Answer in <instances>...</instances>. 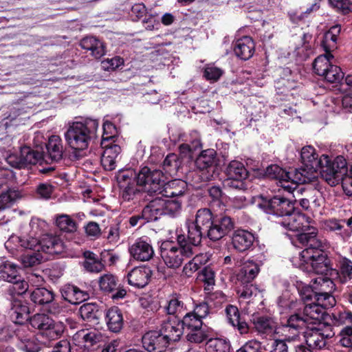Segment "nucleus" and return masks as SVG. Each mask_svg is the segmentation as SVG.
Wrapping results in <instances>:
<instances>
[{
  "label": "nucleus",
  "mask_w": 352,
  "mask_h": 352,
  "mask_svg": "<svg viewBox=\"0 0 352 352\" xmlns=\"http://www.w3.org/2000/svg\"><path fill=\"white\" fill-rule=\"evenodd\" d=\"M188 229L187 238L194 245H199L204 236L211 241H218L226 236L234 228V223L228 216L214 217L210 209H199L194 220L186 222Z\"/></svg>",
  "instance_id": "f257e3e1"
},
{
  "label": "nucleus",
  "mask_w": 352,
  "mask_h": 352,
  "mask_svg": "<svg viewBox=\"0 0 352 352\" xmlns=\"http://www.w3.org/2000/svg\"><path fill=\"white\" fill-rule=\"evenodd\" d=\"M311 221L305 214L292 211L285 214L278 223L289 230L300 232L296 236L302 245L319 248L321 246L320 239L317 228L311 225Z\"/></svg>",
  "instance_id": "f03ea898"
},
{
  "label": "nucleus",
  "mask_w": 352,
  "mask_h": 352,
  "mask_svg": "<svg viewBox=\"0 0 352 352\" xmlns=\"http://www.w3.org/2000/svg\"><path fill=\"white\" fill-rule=\"evenodd\" d=\"M98 125V120L91 118L73 122L65 133L67 144L75 150L87 149L96 138Z\"/></svg>",
  "instance_id": "7ed1b4c3"
},
{
  "label": "nucleus",
  "mask_w": 352,
  "mask_h": 352,
  "mask_svg": "<svg viewBox=\"0 0 352 352\" xmlns=\"http://www.w3.org/2000/svg\"><path fill=\"white\" fill-rule=\"evenodd\" d=\"M178 246L164 242L160 248V255L167 267L176 270L182 266L184 261L195 254V248L198 245L192 243L184 234L177 236Z\"/></svg>",
  "instance_id": "20e7f679"
},
{
  "label": "nucleus",
  "mask_w": 352,
  "mask_h": 352,
  "mask_svg": "<svg viewBox=\"0 0 352 352\" xmlns=\"http://www.w3.org/2000/svg\"><path fill=\"white\" fill-rule=\"evenodd\" d=\"M320 243L321 246L319 248L306 245L307 248L299 254L300 263L298 267L308 272L313 271L319 274L328 272L329 269V260L327 254L323 252L326 244L322 239H320Z\"/></svg>",
  "instance_id": "39448f33"
},
{
  "label": "nucleus",
  "mask_w": 352,
  "mask_h": 352,
  "mask_svg": "<svg viewBox=\"0 0 352 352\" xmlns=\"http://www.w3.org/2000/svg\"><path fill=\"white\" fill-rule=\"evenodd\" d=\"M8 243H19V246L27 250L36 252H43L50 254H57L63 250V243L61 240L55 236L46 234L41 240L37 238L17 237L12 235L7 241Z\"/></svg>",
  "instance_id": "423d86ee"
},
{
  "label": "nucleus",
  "mask_w": 352,
  "mask_h": 352,
  "mask_svg": "<svg viewBox=\"0 0 352 352\" xmlns=\"http://www.w3.org/2000/svg\"><path fill=\"white\" fill-rule=\"evenodd\" d=\"M137 185L149 193L159 194L166 177L162 170L144 166L135 172Z\"/></svg>",
  "instance_id": "0eeeda50"
},
{
  "label": "nucleus",
  "mask_w": 352,
  "mask_h": 352,
  "mask_svg": "<svg viewBox=\"0 0 352 352\" xmlns=\"http://www.w3.org/2000/svg\"><path fill=\"white\" fill-rule=\"evenodd\" d=\"M31 326L38 330L41 336L48 340H54L60 337L64 331V324L56 322L45 314H36L30 318Z\"/></svg>",
  "instance_id": "6e6552de"
},
{
  "label": "nucleus",
  "mask_w": 352,
  "mask_h": 352,
  "mask_svg": "<svg viewBox=\"0 0 352 352\" xmlns=\"http://www.w3.org/2000/svg\"><path fill=\"white\" fill-rule=\"evenodd\" d=\"M333 58V56L331 53L326 52L325 54L318 56L313 63L314 72L331 83L339 82L343 78L341 69L331 63Z\"/></svg>",
  "instance_id": "1a4fd4ad"
},
{
  "label": "nucleus",
  "mask_w": 352,
  "mask_h": 352,
  "mask_svg": "<svg viewBox=\"0 0 352 352\" xmlns=\"http://www.w3.org/2000/svg\"><path fill=\"white\" fill-rule=\"evenodd\" d=\"M327 163L321 165L320 175L330 186H335L348 172L346 161L342 156H338L331 161L327 155Z\"/></svg>",
  "instance_id": "9d476101"
},
{
  "label": "nucleus",
  "mask_w": 352,
  "mask_h": 352,
  "mask_svg": "<svg viewBox=\"0 0 352 352\" xmlns=\"http://www.w3.org/2000/svg\"><path fill=\"white\" fill-rule=\"evenodd\" d=\"M120 195L124 201H129L136 199L141 193L140 186L137 185L135 171L127 169L120 171L117 175Z\"/></svg>",
  "instance_id": "9b49d317"
},
{
  "label": "nucleus",
  "mask_w": 352,
  "mask_h": 352,
  "mask_svg": "<svg viewBox=\"0 0 352 352\" xmlns=\"http://www.w3.org/2000/svg\"><path fill=\"white\" fill-rule=\"evenodd\" d=\"M307 346L312 349H322L326 346L327 340L333 336L330 327L322 329L319 327L310 326L303 331Z\"/></svg>",
  "instance_id": "f8f14e48"
},
{
  "label": "nucleus",
  "mask_w": 352,
  "mask_h": 352,
  "mask_svg": "<svg viewBox=\"0 0 352 352\" xmlns=\"http://www.w3.org/2000/svg\"><path fill=\"white\" fill-rule=\"evenodd\" d=\"M259 206L266 213L283 217L292 212L294 208L288 199L278 196L263 201Z\"/></svg>",
  "instance_id": "ddd939ff"
},
{
  "label": "nucleus",
  "mask_w": 352,
  "mask_h": 352,
  "mask_svg": "<svg viewBox=\"0 0 352 352\" xmlns=\"http://www.w3.org/2000/svg\"><path fill=\"white\" fill-rule=\"evenodd\" d=\"M129 251L134 259L140 261H148L154 256L153 246L149 241L143 238L136 239L129 246Z\"/></svg>",
  "instance_id": "4468645a"
},
{
  "label": "nucleus",
  "mask_w": 352,
  "mask_h": 352,
  "mask_svg": "<svg viewBox=\"0 0 352 352\" xmlns=\"http://www.w3.org/2000/svg\"><path fill=\"white\" fill-rule=\"evenodd\" d=\"M142 346L148 352H163L167 348V340L157 331L146 333L142 339Z\"/></svg>",
  "instance_id": "2eb2a0df"
},
{
  "label": "nucleus",
  "mask_w": 352,
  "mask_h": 352,
  "mask_svg": "<svg viewBox=\"0 0 352 352\" xmlns=\"http://www.w3.org/2000/svg\"><path fill=\"white\" fill-rule=\"evenodd\" d=\"M102 147L104 148L100 160L102 166L107 170L116 169L121 152L120 146L110 144Z\"/></svg>",
  "instance_id": "dca6fc26"
},
{
  "label": "nucleus",
  "mask_w": 352,
  "mask_h": 352,
  "mask_svg": "<svg viewBox=\"0 0 352 352\" xmlns=\"http://www.w3.org/2000/svg\"><path fill=\"white\" fill-rule=\"evenodd\" d=\"M254 239V236L252 232L238 229L232 234V245L236 250L243 252L252 246Z\"/></svg>",
  "instance_id": "f3484780"
},
{
  "label": "nucleus",
  "mask_w": 352,
  "mask_h": 352,
  "mask_svg": "<svg viewBox=\"0 0 352 352\" xmlns=\"http://www.w3.org/2000/svg\"><path fill=\"white\" fill-rule=\"evenodd\" d=\"M301 162L303 166H310L311 168H320L323 163H327V155H322L318 158L315 149L311 146H305L300 152Z\"/></svg>",
  "instance_id": "a211bd4d"
},
{
  "label": "nucleus",
  "mask_w": 352,
  "mask_h": 352,
  "mask_svg": "<svg viewBox=\"0 0 352 352\" xmlns=\"http://www.w3.org/2000/svg\"><path fill=\"white\" fill-rule=\"evenodd\" d=\"M184 333L182 325L179 320H167L162 324L161 333L167 340V344L171 342L178 341Z\"/></svg>",
  "instance_id": "6ab92c4d"
},
{
  "label": "nucleus",
  "mask_w": 352,
  "mask_h": 352,
  "mask_svg": "<svg viewBox=\"0 0 352 352\" xmlns=\"http://www.w3.org/2000/svg\"><path fill=\"white\" fill-rule=\"evenodd\" d=\"M254 50V41L247 36L238 39L234 45L235 55L244 60L250 59L253 56Z\"/></svg>",
  "instance_id": "aec40b11"
},
{
  "label": "nucleus",
  "mask_w": 352,
  "mask_h": 352,
  "mask_svg": "<svg viewBox=\"0 0 352 352\" xmlns=\"http://www.w3.org/2000/svg\"><path fill=\"white\" fill-rule=\"evenodd\" d=\"M151 276V271L146 267L133 268L127 274V280L129 285L135 287H144L146 286Z\"/></svg>",
  "instance_id": "412c9836"
},
{
  "label": "nucleus",
  "mask_w": 352,
  "mask_h": 352,
  "mask_svg": "<svg viewBox=\"0 0 352 352\" xmlns=\"http://www.w3.org/2000/svg\"><path fill=\"white\" fill-rule=\"evenodd\" d=\"M47 154L44 155V160L47 162L60 161L63 155V145L61 138L58 135H52L46 144Z\"/></svg>",
  "instance_id": "4be33fe9"
},
{
  "label": "nucleus",
  "mask_w": 352,
  "mask_h": 352,
  "mask_svg": "<svg viewBox=\"0 0 352 352\" xmlns=\"http://www.w3.org/2000/svg\"><path fill=\"white\" fill-rule=\"evenodd\" d=\"M9 314L14 323L23 324L29 318L30 309L25 302L13 298Z\"/></svg>",
  "instance_id": "5701e85b"
},
{
  "label": "nucleus",
  "mask_w": 352,
  "mask_h": 352,
  "mask_svg": "<svg viewBox=\"0 0 352 352\" xmlns=\"http://www.w3.org/2000/svg\"><path fill=\"white\" fill-rule=\"evenodd\" d=\"M186 186V183L181 179H174L168 182L165 181L159 194L166 198L179 197L184 195Z\"/></svg>",
  "instance_id": "b1692460"
},
{
  "label": "nucleus",
  "mask_w": 352,
  "mask_h": 352,
  "mask_svg": "<svg viewBox=\"0 0 352 352\" xmlns=\"http://www.w3.org/2000/svg\"><path fill=\"white\" fill-rule=\"evenodd\" d=\"M61 294L64 299L72 304H80L89 298L86 291L71 284L64 285L61 289Z\"/></svg>",
  "instance_id": "393cba45"
},
{
  "label": "nucleus",
  "mask_w": 352,
  "mask_h": 352,
  "mask_svg": "<svg viewBox=\"0 0 352 352\" xmlns=\"http://www.w3.org/2000/svg\"><path fill=\"white\" fill-rule=\"evenodd\" d=\"M47 223L38 218H32L28 226H24L21 227V236L19 237L25 238H37V236L41 234L47 228ZM19 237V236H16Z\"/></svg>",
  "instance_id": "a878e982"
},
{
  "label": "nucleus",
  "mask_w": 352,
  "mask_h": 352,
  "mask_svg": "<svg viewBox=\"0 0 352 352\" xmlns=\"http://www.w3.org/2000/svg\"><path fill=\"white\" fill-rule=\"evenodd\" d=\"M260 272L258 263L253 261H247L241 266L237 275V279L241 283H250L257 276Z\"/></svg>",
  "instance_id": "bb28decb"
},
{
  "label": "nucleus",
  "mask_w": 352,
  "mask_h": 352,
  "mask_svg": "<svg viewBox=\"0 0 352 352\" xmlns=\"http://www.w3.org/2000/svg\"><path fill=\"white\" fill-rule=\"evenodd\" d=\"M11 172L8 170H0V178L1 177H8L11 175ZM5 186L4 190H6V192H2L0 195V209L4 210L6 208H10L14 203L16 194L14 191L8 189V186L7 185V182L6 181V178L3 181L0 182V189L3 188Z\"/></svg>",
  "instance_id": "cd10ccee"
},
{
  "label": "nucleus",
  "mask_w": 352,
  "mask_h": 352,
  "mask_svg": "<svg viewBox=\"0 0 352 352\" xmlns=\"http://www.w3.org/2000/svg\"><path fill=\"white\" fill-rule=\"evenodd\" d=\"M318 171L320 172V168H311L310 166L302 165L300 168L292 173V178L294 179V182L299 184L310 183L318 178Z\"/></svg>",
  "instance_id": "c85d7f7f"
},
{
  "label": "nucleus",
  "mask_w": 352,
  "mask_h": 352,
  "mask_svg": "<svg viewBox=\"0 0 352 352\" xmlns=\"http://www.w3.org/2000/svg\"><path fill=\"white\" fill-rule=\"evenodd\" d=\"M344 223L345 219L331 218L324 221V226L327 231L336 232L343 241H345L351 236L352 230L344 228Z\"/></svg>",
  "instance_id": "c756f323"
},
{
  "label": "nucleus",
  "mask_w": 352,
  "mask_h": 352,
  "mask_svg": "<svg viewBox=\"0 0 352 352\" xmlns=\"http://www.w3.org/2000/svg\"><path fill=\"white\" fill-rule=\"evenodd\" d=\"M106 322L109 329L114 333L119 332L123 327V316L117 307L110 308L106 314Z\"/></svg>",
  "instance_id": "7c9ffc66"
},
{
  "label": "nucleus",
  "mask_w": 352,
  "mask_h": 352,
  "mask_svg": "<svg viewBox=\"0 0 352 352\" xmlns=\"http://www.w3.org/2000/svg\"><path fill=\"white\" fill-rule=\"evenodd\" d=\"M324 313L323 307L313 302L305 305L302 315L309 325H314L323 319Z\"/></svg>",
  "instance_id": "2f4dec72"
},
{
  "label": "nucleus",
  "mask_w": 352,
  "mask_h": 352,
  "mask_svg": "<svg viewBox=\"0 0 352 352\" xmlns=\"http://www.w3.org/2000/svg\"><path fill=\"white\" fill-rule=\"evenodd\" d=\"M79 314L83 320L96 324L99 322L102 312L96 304L85 303L80 307Z\"/></svg>",
  "instance_id": "473e14b6"
},
{
  "label": "nucleus",
  "mask_w": 352,
  "mask_h": 352,
  "mask_svg": "<svg viewBox=\"0 0 352 352\" xmlns=\"http://www.w3.org/2000/svg\"><path fill=\"white\" fill-rule=\"evenodd\" d=\"M80 45L84 50L90 51L96 58H100L105 54L103 43L95 37H85L81 40Z\"/></svg>",
  "instance_id": "72a5a7b5"
},
{
  "label": "nucleus",
  "mask_w": 352,
  "mask_h": 352,
  "mask_svg": "<svg viewBox=\"0 0 352 352\" xmlns=\"http://www.w3.org/2000/svg\"><path fill=\"white\" fill-rule=\"evenodd\" d=\"M309 327L310 325L307 323L302 314H295L288 318L287 323L284 326V331L294 329L296 332L293 335L298 334L299 336L300 331H305Z\"/></svg>",
  "instance_id": "f704fd0d"
},
{
  "label": "nucleus",
  "mask_w": 352,
  "mask_h": 352,
  "mask_svg": "<svg viewBox=\"0 0 352 352\" xmlns=\"http://www.w3.org/2000/svg\"><path fill=\"white\" fill-rule=\"evenodd\" d=\"M299 182H294V179L291 178L286 182H283L282 188L285 190L291 192L294 197V201L297 202L300 197H309L312 190H307L303 186L300 185Z\"/></svg>",
  "instance_id": "c9c22d12"
},
{
  "label": "nucleus",
  "mask_w": 352,
  "mask_h": 352,
  "mask_svg": "<svg viewBox=\"0 0 352 352\" xmlns=\"http://www.w3.org/2000/svg\"><path fill=\"white\" fill-rule=\"evenodd\" d=\"M340 31V25H336L332 26L324 34L322 41V46L326 52L331 53V51L337 48V40Z\"/></svg>",
  "instance_id": "e433bc0d"
},
{
  "label": "nucleus",
  "mask_w": 352,
  "mask_h": 352,
  "mask_svg": "<svg viewBox=\"0 0 352 352\" xmlns=\"http://www.w3.org/2000/svg\"><path fill=\"white\" fill-rule=\"evenodd\" d=\"M19 272L18 266L10 261H3L0 263V279L10 283L14 279H19Z\"/></svg>",
  "instance_id": "4c0bfd02"
},
{
  "label": "nucleus",
  "mask_w": 352,
  "mask_h": 352,
  "mask_svg": "<svg viewBox=\"0 0 352 352\" xmlns=\"http://www.w3.org/2000/svg\"><path fill=\"white\" fill-rule=\"evenodd\" d=\"M226 174L230 179H245L248 173L243 163L237 160H232L227 166Z\"/></svg>",
  "instance_id": "58836bf2"
},
{
  "label": "nucleus",
  "mask_w": 352,
  "mask_h": 352,
  "mask_svg": "<svg viewBox=\"0 0 352 352\" xmlns=\"http://www.w3.org/2000/svg\"><path fill=\"white\" fill-rule=\"evenodd\" d=\"M142 213L146 222L156 221L160 217V216L163 215V211L162 210L160 202V197L152 200L146 206H145L142 210Z\"/></svg>",
  "instance_id": "ea45409f"
},
{
  "label": "nucleus",
  "mask_w": 352,
  "mask_h": 352,
  "mask_svg": "<svg viewBox=\"0 0 352 352\" xmlns=\"http://www.w3.org/2000/svg\"><path fill=\"white\" fill-rule=\"evenodd\" d=\"M310 283L315 292H318L319 294H331L336 287L331 279L323 276L313 278Z\"/></svg>",
  "instance_id": "a19ab883"
},
{
  "label": "nucleus",
  "mask_w": 352,
  "mask_h": 352,
  "mask_svg": "<svg viewBox=\"0 0 352 352\" xmlns=\"http://www.w3.org/2000/svg\"><path fill=\"white\" fill-rule=\"evenodd\" d=\"M30 299L34 303L43 305L45 307L47 303L54 299V294L46 288L39 287L31 293Z\"/></svg>",
  "instance_id": "79ce46f5"
},
{
  "label": "nucleus",
  "mask_w": 352,
  "mask_h": 352,
  "mask_svg": "<svg viewBox=\"0 0 352 352\" xmlns=\"http://www.w3.org/2000/svg\"><path fill=\"white\" fill-rule=\"evenodd\" d=\"M20 154L23 166L28 164H36L44 160V155L38 150H32L28 146H23L21 148Z\"/></svg>",
  "instance_id": "37998d69"
},
{
  "label": "nucleus",
  "mask_w": 352,
  "mask_h": 352,
  "mask_svg": "<svg viewBox=\"0 0 352 352\" xmlns=\"http://www.w3.org/2000/svg\"><path fill=\"white\" fill-rule=\"evenodd\" d=\"M182 161L175 153L168 154L163 162V169L170 176H175L181 166Z\"/></svg>",
  "instance_id": "c03bdc74"
},
{
  "label": "nucleus",
  "mask_w": 352,
  "mask_h": 352,
  "mask_svg": "<svg viewBox=\"0 0 352 352\" xmlns=\"http://www.w3.org/2000/svg\"><path fill=\"white\" fill-rule=\"evenodd\" d=\"M85 258L83 262V267L89 272H100L104 267V264L97 258L96 255L90 252L86 251L83 254Z\"/></svg>",
  "instance_id": "a18cd8bd"
},
{
  "label": "nucleus",
  "mask_w": 352,
  "mask_h": 352,
  "mask_svg": "<svg viewBox=\"0 0 352 352\" xmlns=\"http://www.w3.org/2000/svg\"><path fill=\"white\" fill-rule=\"evenodd\" d=\"M265 175L270 179H276L278 181V184L282 186L283 182L287 181L292 178V173L287 172L280 166L272 164L267 166Z\"/></svg>",
  "instance_id": "49530a36"
},
{
  "label": "nucleus",
  "mask_w": 352,
  "mask_h": 352,
  "mask_svg": "<svg viewBox=\"0 0 352 352\" xmlns=\"http://www.w3.org/2000/svg\"><path fill=\"white\" fill-rule=\"evenodd\" d=\"M252 322L256 330L261 333H270L275 328L274 322L266 316H254Z\"/></svg>",
  "instance_id": "de8ad7c7"
},
{
  "label": "nucleus",
  "mask_w": 352,
  "mask_h": 352,
  "mask_svg": "<svg viewBox=\"0 0 352 352\" xmlns=\"http://www.w3.org/2000/svg\"><path fill=\"white\" fill-rule=\"evenodd\" d=\"M216 151L214 149L203 151L196 159L195 164L199 169L204 170L212 167L215 162Z\"/></svg>",
  "instance_id": "09e8293b"
},
{
  "label": "nucleus",
  "mask_w": 352,
  "mask_h": 352,
  "mask_svg": "<svg viewBox=\"0 0 352 352\" xmlns=\"http://www.w3.org/2000/svg\"><path fill=\"white\" fill-rule=\"evenodd\" d=\"M160 202L163 215L175 216L178 214L182 208V202L177 199L170 198H160Z\"/></svg>",
  "instance_id": "8fccbe9b"
},
{
  "label": "nucleus",
  "mask_w": 352,
  "mask_h": 352,
  "mask_svg": "<svg viewBox=\"0 0 352 352\" xmlns=\"http://www.w3.org/2000/svg\"><path fill=\"white\" fill-rule=\"evenodd\" d=\"M100 289L105 293H111L118 288V280L112 274L101 276L98 280Z\"/></svg>",
  "instance_id": "3c124183"
},
{
  "label": "nucleus",
  "mask_w": 352,
  "mask_h": 352,
  "mask_svg": "<svg viewBox=\"0 0 352 352\" xmlns=\"http://www.w3.org/2000/svg\"><path fill=\"white\" fill-rule=\"evenodd\" d=\"M12 283L7 289V293L14 297L15 295L20 296L25 294L29 287L28 283L19 276V279H14L10 282Z\"/></svg>",
  "instance_id": "603ef678"
},
{
  "label": "nucleus",
  "mask_w": 352,
  "mask_h": 352,
  "mask_svg": "<svg viewBox=\"0 0 352 352\" xmlns=\"http://www.w3.org/2000/svg\"><path fill=\"white\" fill-rule=\"evenodd\" d=\"M206 352H228L230 344L221 338H210L206 343Z\"/></svg>",
  "instance_id": "864d4df0"
},
{
  "label": "nucleus",
  "mask_w": 352,
  "mask_h": 352,
  "mask_svg": "<svg viewBox=\"0 0 352 352\" xmlns=\"http://www.w3.org/2000/svg\"><path fill=\"white\" fill-rule=\"evenodd\" d=\"M299 338L298 334H294L292 336H285L284 339L274 340L272 344L270 352H288L287 342H296L299 340Z\"/></svg>",
  "instance_id": "5fc2aeb1"
},
{
  "label": "nucleus",
  "mask_w": 352,
  "mask_h": 352,
  "mask_svg": "<svg viewBox=\"0 0 352 352\" xmlns=\"http://www.w3.org/2000/svg\"><path fill=\"white\" fill-rule=\"evenodd\" d=\"M181 322L184 331L196 329L203 327L202 320L192 311L187 313L183 317Z\"/></svg>",
  "instance_id": "6e6d98bb"
},
{
  "label": "nucleus",
  "mask_w": 352,
  "mask_h": 352,
  "mask_svg": "<svg viewBox=\"0 0 352 352\" xmlns=\"http://www.w3.org/2000/svg\"><path fill=\"white\" fill-rule=\"evenodd\" d=\"M184 331L186 333V340L190 342L201 343L208 338V334L203 327Z\"/></svg>",
  "instance_id": "4d7b16f0"
},
{
  "label": "nucleus",
  "mask_w": 352,
  "mask_h": 352,
  "mask_svg": "<svg viewBox=\"0 0 352 352\" xmlns=\"http://www.w3.org/2000/svg\"><path fill=\"white\" fill-rule=\"evenodd\" d=\"M56 226L67 232H73L76 230V222L68 215L62 214L57 217Z\"/></svg>",
  "instance_id": "13d9d810"
},
{
  "label": "nucleus",
  "mask_w": 352,
  "mask_h": 352,
  "mask_svg": "<svg viewBox=\"0 0 352 352\" xmlns=\"http://www.w3.org/2000/svg\"><path fill=\"white\" fill-rule=\"evenodd\" d=\"M43 258L40 252L35 251L32 254H26L21 256V262L24 267H32L39 265Z\"/></svg>",
  "instance_id": "bf43d9fd"
},
{
  "label": "nucleus",
  "mask_w": 352,
  "mask_h": 352,
  "mask_svg": "<svg viewBox=\"0 0 352 352\" xmlns=\"http://www.w3.org/2000/svg\"><path fill=\"white\" fill-rule=\"evenodd\" d=\"M165 309L168 314L174 315L180 313L183 310L184 302L178 296H173L168 300Z\"/></svg>",
  "instance_id": "052dcab7"
},
{
  "label": "nucleus",
  "mask_w": 352,
  "mask_h": 352,
  "mask_svg": "<svg viewBox=\"0 0 352 352\" xmlns=\"http://www.w3.org/2000/svg\"><path fill=\"white\" fill-rule=\"evenodd\" d=\"M340 279L342 283L352 280V261L344 258L340 263Z\"/></svg>",
  "instance_id": "680f3d73"
},
{
  "label": "nucleus",
  "mask_w": 352,
  "mask_h": 352,
  "mask_svg": "<svg viewBox=\"0 0 352 352\" xmlns=\"http://www.w3.org/2000/svg\"><path fill=\"white\" fill-rule=\"evenodd\" d=\"M314 300V302L323 307L324 310L332 307L336 303V300L331 294H319L318 292L315 294Z\"/></svg>",
  "instance_id": "e2e57ef3"
},
{
  "label": "nucleus",
  "mask_w": 352,
  "mask_h": 352,
  "mask_svg": "<svg viewBox=\"0 0 352 352\" xmlns=\"http://www.w3.org/2000/svg\"><path fill=\"white\" fill-rule=\"evenodd\" d=\"M259 291L257 287L250 283H241V287L238 289V294L240 297L245 299H249L252 296H256Z\"/></svg>",
  "instance_id": "0e129e2a"
},
{
  "label": "nucleus",
  "mask_w": 352,
  "mask_h": 352,
  "mask_svg": "<svg viewBox=\"0 0 352 352\" xmlns=\"http://www.w3.org/2000/svg\"><path fill=\"white\" fill-rule=\"evenodd\" d=\"M103 134L102 140L101 142L102 146H106L107 142L113 139L117 134L116 126L110 122L105 121L102 125Z\"/></svg>",
  "instance_id": "69168bd1"
},
{
  "label": "nucleus",
  "mask_w": 352,
  "mask_h": 352,
  "mask_svg": "<svg viewBox=\"0 0 352 352\" xmlns=\"http://www.w3.org/2000/svg\"><path fill=\"white\" fill-rule=\"evenodd\" d=\"M222 70L214 65H208L206 66L204 72V76L211 81H217L222 75Z\"/></svg>",
  "instance_id": "338daca9"
},
{
  "label": "nucleus",
  "mask_w": 352,
  "mask_h": 352,
  "mask_svg": "<svg viewBox=\"0 0 352 352\" xmlns=\"http://www.w3.org/2000/svg\"><path fill=\"white\" fill-rule=\"evenodd\" d=\"M226 314L229 323L234 325L241 319L238 308L234 305H228L226 308Z\"/></svg>",
  "instance_id": "774afa93"
}]
</instances>
